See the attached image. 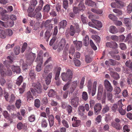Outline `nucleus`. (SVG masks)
Returning <instances> with one entry per match:
<instances>
[{"label":"nucleus","instance_id":"obj_1","mask_svg":"<svg viewBox=\"0 0 132 132\" xmlns=\"http://www.w3.org/2000/svg\"><path fill=\"white\" fill-rule=\"evenodd\" d=\"M73 75L72 72L70 69H67L66 72H62L61 75V77L62 80L64 81H69L63 86V89L65 91L70 86V81L71 80Z\"/></svg>","mask_w":132,"mask_h":132},{"label":"nucleus","instance_id":"obj_2","mask_svg":"<svg viewBox=\"0 0 132 132\" xmlns=\"http://www.w3.org/2000/svg\"><path fill=\"white\" fill-rule=\"evenodd\" d=\"M69 47L68 44L66 43V41L64 38H62L59 42L57 45H53V48L56 50L57 48V51L59 52L62 51L64 48V51L68 50Z\"/></svg>","mask_w":132,"mask_h":132},{"label":"nucleus","instance_id":"obj_3","mask_svg":"<svg viewBox=\"0 0 132 132\" xmlns=\"http://www.w3.org/2000/svg\"><path fill=\"white\" fill-rule=\"evenodd\" d=\"M7 70L5 71V70L4 68V67L2 64L0 63V72L1 76L3 77H4L6 75L11 76L12 74V72L10 68H11V67L9 65H6Z\"/></svg>","mask_w":132,"mask_h":132},{"label":"nucleus","instance_id":"obj_4","mask_svg":"<svg viewBox=\"0 0 132 132\" xmlns=\"http://www.w3.org/2000/svg\"><path fill=\"white\" fill-rule=\"evenodd\" d=\"M31 91L34 94L35 92L37 93L41 94L43 92V89L42 86L40 84H36L33 83L32 84L31 87L30 89Z\"/></svg>","mask_w":132,"mask_h":132},{"label":"nucleus","instance_id":"obj_5","mask_svg":"<svg viewBox=\"0 0 132 132\" xmlns=\"http://www.w3.org/2000/svg\"><path fill=\"white\" fill-rule=\"evenodd\" d=\"M80 30L78 23H75L71 25L70 27L69 33L70 36H73L76 32L78 33L80 32Z\"/></svg>","mask_w":132,"mask_h":132},{"label":"nucleus","instance_id":"obj_6","mask_svg":"<svg viewBox=\"0 0 132 132\" xmlns=\"http://www.w3.org/2000/svg\"><path fill=\"white\" fill-rule=\"evenodd\" d=\"M36 60L38 64L37 65L36 69L37 71L39 72L41 70V66L43 62V57L40 55H38Z\"/></svg>","mask_w":132,"mask_h":132},{"label":"nucleus","instance_id":"obj_7","mask_svg":"<svg viewBox=\"0 0 132 132\" xmlns=\"http://www.w3.org/2000/svg\"><path fill=\"white\" fill-rule=\"evenodd\" d=\"M105 88L107 91L110 92L112 91L113 88L109 81L107 79L105 80L104 82Z\"/></svg>","mask_w":132,"mask_h":132},{"label":"nucleus","instance_id":"obj_8","mask_svg":"<svg viewBox=\"0 0 132 132\" xmlns=\"http://www.w3.org/2000/svg\"><path fill=\"white\" fill-rule=\"evenodd\" d=\"M79 98L76 97L71 99L70 103L71 105L74 108H76L78 105Z\"/></svg>","mask_w":132,"mask_h":132},{"label":"nucleus","instance_id":"obj_9","mask_svg":"<svg viewBox=\"0 0 132 132\" xmlns=\"http://www.w3.org/2000/svg\"><path fill=\"white\" fill-rule=\"evenodd\" d=\"M72 120L73 121L72 124L73 127H77L80 125L81 121L80 120H77L76 117H73L72 118Z\"/></svg>","mask_w":132,"mask_h":132},{"label":"nucleus","instance_id":"obj_10","mask_svg":"<svg viewBox=\"0 0 132 132\" xmlns=\"http://www.w3.org/2000/svg\"><path fill=\"white\" fill-rule=\"evenodd\" d=\"M123 20L125 25L127 28L129 30H131L132 28V24L130 19L128 18H125Z\"/></svg>","mask_w":132,"mask_h":132},{"label":"nucleus","instance_id":"obj_11","mask_svg":"<svg viewBox=\"0 0 132 132\" xmlns=\"http://www.w3.org/2000/svg\"><path fill=\"white\" fill-rule=\"evenodd\" d=\"M77 81H74L71 82L70 81V93H72L74 92L77 87Z\"/></svg>","mask_w":132,"mask_h":132},{"label":"nucleus","instance_id":"obj_12","mask_svg":"<svg viewBox=\"0 0 132 132\" xmlns=\"http://www.w3.org/2000/svg\"><path fill=\"white\" fill-rule=\"evenodd\" d=\"M113 69L111 68H110L109 69L111 71L110 74L111 76L116 80H118L120 78L119 74L116 72L111 71Z\"/></svg>","mask_w":132,"mask_h":132},{"label":"nucleus","instance_id":"obj_13","mask_svg":"<svg viewBox=\"0 0 132 132\" xmlns=\"http://www.w3.org/2000/svg\"><path fill=\"white\" fill-rule=\"evenodd\" d=\"M102 109V105L100 103L96 104L94 107V113L95 114H98Z\"/></svg>","mask_w":132,"mask_h":132},{"label":"nucleus","instance_id":"obj_14","mask_svg":"<svg viewBox=\"0 0 132 132\" xmlns=\"http://www.w3.org/2000/svg\"><path fill=\"white\" fill-rule=\"evenodd\" d=\"M103 87L102 85L101 84H100L98 87V92L97 96V98L98 100H100L101 99L103 92Z\"/></svg>","mask_w":132,"mask_h":132},{"label":"nucleus","instance_id":"obj_15","mask_svg":"<svg viewBox=\"0 0 132 132\" xmlns=\"http://www.w3.org/2000/svg\"><path fill=\"white\" fill-rule=\"evenodd\" d=\"M78 112L79 115L83 116L85 112L84 106L82 105H79L78 108Z\"/></svg>","mask_w":132,"mask_h":132},{"label":"nucleus","instance_id":"obj_16","mask_svg":"<svg viewBox=\"0 0 132 132\" xmlns=\"http://www.w3.org/2000/svg\"><path fill=\"white\" fill-rule=\"evenodd\" d=\"M106 46L113 49H116L118 48V45L115 42H108L106 43Z\"/></svg>","mask_w":132,"mask_h":132},{"label":"nucleus","instance_id":"obj_17","mask_svg":"<svg viewBox=\"0 0 132 132\" xmlns=\"http://www.w3.org/2000/svg\"><path fill=\"white\" fill-rule=\"evenodd\" d=\"M117 61L112 59H110L105 61V63L106 65L109 66L110 65L114 66L116 64Z\"/></svg>","mask_w":132,"mask_h":132},{"label":"nucleus","instance_id":"obj_18","mask_svg":"<svg viewBox=\"0 0 132 132\" xmlns=\"http://www.w3.org/2000/svg\"><path fill=\"white\" fill-rule=\"evenodd\" d=\"M73 43L77 50H79L82 46V42L80 41L75 40L74 41Z\"/></svg>","mask_w":132,"mask_h":132},{"label":"nucleus","instance_id":"obj_19","mask_svg":"<svg viewBox=\"0 0 132 132\" xmlns=\"http://www.w3.org/2000/svg\"><path fill=\"white\" fill-rule=\"evenodd\" d=\"M36 57V55L32 52H30L29 54L27 57V60H29L30 61L32 62L35 60Z\"/></svg>","mask_w":132,"mask_h":132},{"label":"nucleus","instance_id":"obj_20","mask_svg":"<svg viewBox=\"0 0 132 132\" xmlns=\"http://www.w3.org/2000/svg\"><path fill=\"white\" fill-rule=\"evenodd\" d=\"M11 68L13 72H15L17 73H19L21 72V69L19 66L14 65L11 66Z\"/></svg>","mask_w":132,"mask_h":132},{"label":"nucleus","instance_id":"obj_21","mask_svg":"<svg viewBox=\"0 0 132 132\" xmlns=\"http://www.w3.org/2000/svg\"><path fill=\"white\" fill-rule=\"evenodd\" d=\"M48 121L50 127H52L54 123V117L52 114L49 116L48 118Z\"/></svg>","mask_w":132,"mask_h":132},{"label":"nucleus","instance_id":"obj_22","mask_svg":"<svg viewBox=\"0 0 132 132\" xmlns=\"http://www.w3.org/2000/svg\"><path fill=\"white\" fill-rule=\"evenodd\" d=\"M111 126L117 130H120L122 128V127L119 123H116L115 122H112Z\"/></svg>","mask_w":132,"mask_h":132},{"label":"nucleus","instance_id":"obj_23","mask_svg":"<svg viewBox=\"0 0 132 132\" xmlns=\"http://www.w3.org/2000/svg\"><path fill=\"white\" fill-rule=\"evenodd\" d=\"M52 77V72H50L48 75L45 80V82L47 85H48L50 83Z\"/></svg>","mask_w":132,"mask_h":132},{"label":"nucleus","instance_id":"obj_24","mask_svg":"<svg viewBox=\"0 0 132 132\" xmlns=\"http://www.w3.org/2000/svg\"><path fill=\"white\" fill-rule=\"evenodd\" d=\"M53 67L52 65H49L46 66L44 69V72L46 74L48 73L52 69Z\"/></svg>","mask_w":132,"mask_h":132},{"label":"nucleus","instance_id":"obj_25","mask_svg":"<svg viewBox=\"0 0 132 132\" xmlns=\"http://www.w3.org/2000/svg\"><path fill=\"white\" fill-rule=\"evenodd\" d=\"M43 3L44 2L42 0H40L39 5L36 8L35 11H36L40 12L42 9Z\"/></svg>","mask_w":132,"mask_h":132},{"label":"nucleus","instance_id":"obj_26","mask_svg":"<svg viewBox=\"0 0 132 132\" xmlns=\"http://www.w3.org/2000/svg\"><path fill=\"white\" fill-rule=\"evenodd\" d=\"M92 22L95 24V28L96 27V26L99 28H101L102 27L101 22L99 21L95 20H93Z\"/></svg>","mask_w":132,"mask_h":132},{"label":"nucleus","instance_id":"obj_27","mask_svg":"<svg viewBox=\"0 0 132 132\" xmlns=\"http://www.w3.org/2000/svg\"><path fill=\"white\" fill-rule=\"evenodd\" d=\"M109 31L112 34H115L117 32L118 30L115 26H111L110 28Z\"/></svg>","mask_w":132,"mask_h":132},{"label":"nucleus","instance_id":"obj_28","mask_svg":"<svg viewBox=\"0 0 132 132\" xmlns=\"http://www.w3.org/2000/svg\"><path fill=\"white\" fill-rule=\"evenodd\" d=\"M34 18H36L37 19H40L42 17V14L40 12L36 11L34 12Z\"/></svg>","mask_w":132,"mask_h":132},{"label":"nucleus","instance_id":"obj_29","mask_svg":"<svg viewBox=\"0 0 132 132\" xmlns=\"http://www.w3.org/2000/svg\"><path fill=\"white\" fill-rule=\"evenodd\" d=\"M66 109L68 114L71 115V113L73 112L72 108L70 105L68 104L67 105Z\"/></svg>","mask_w":132,"mask_h":132},{"label":"nucleus","instance_id":"obj_30","mask_svg":"<svg viewBox=\"0 0 132 132\" xmlns=\"http://www.w3.org/2000/svg\"><path fill=\"white\" fill-rule=\"evenodd\" d=\"M16 100L15 95L13 94H11L9 102L10 103H12L15 102Z\"/></svg>","mask_w":132,"mask_h":132},{"label":"nucleus","instance_id":"obj_31","mask_svg":"<svg viewBox=\"0 0 132 132\" xmlns=\"http://www.w3.org/2000/svg\"><path fill=\"white\" fill-rule=\"evenodd\" d=\"M26 96L28 101H30L33 98V97L30 91H28L27 93Z\"/></svg>","mask_w":132,"mask_h":132},{"label":"nucleus","instance_id":"obj_32","mask_svg":"<svg viewBox=\"0 0 132 132\" xmlns=\"http://www.w3.org/2000/svg\"><path fill=\"white\" fill-rule=\"evenodd\" d=\"M85 4L89 6L93 7L95 4V2L91 0H86Z\"/></svg>","mask_w":132,"mask_h":132},{"label":"nucleus","instance_id":"obj_33","mask_svg":"<svg viewBox=\"0 0 132 132\" xmlns=\"http://www.w3.org/2000/svg\"><path fill=\"white\" fill-rule=\"evenodd\" d=\"M61 70V68L60 67H58L57 68L55 77V80H57L58 79Z\"/></svg>","mask_w":132,"mask_h":132},{"label":"nucleus","instance_id":"obj_34","mask_svg":"<svg viewBox=\"0 0 132 132\" xmlns=\"http://www.w3.org/2000/svg\"><path fill=\"white\" fill-rule=\"evenodd\" d=\"M89 38L88 36L87 35L83 39V43L84 45L87 46L89 44Z\"/></svg>","mask_w":132,"mask_h":132},{"label":"nucleus","instance_id":"obj_35","mask_svg":"<svg viewBox=\"0 0 132 132\" xmlns=\"http://www.w3.org/2000/svg\"><path fill=\"white\" fill-rule=\"evenodd\" d=\"M29 76L32 79L34 80L35 79L36 75L34 71V70L31 69L30 70L29 73Z\"/></svg>","mask_w":132,"mask_h":132},{"label":"nucleus","instance_id":"obj_36","mask_svg":"<svg viewBox=\"0 0 132 132\" xmlns=\"http://www.w3.org/2000/svg\"><path fill=\"white\" fill-rule=\"evenodd\" d=\"M82 99L85 101H86L88 99V95L87 93L84 91L82 93Z\"/></svg>","mask_w":132,"mask_h":132},{"label":"nucleus","instance_id":"obj_37","mask_svg":"<svg viewBox=\"0 0 132 132\" xmlns=\"http://www.w3.org/2000/svg\"><path fill=\"white\" fill-rule=\"evenodd\" d=\"M6 36L5 30H0V37L2 38H5Z\"/></svg>","mask_w":132,"mask_h":132},{"label":"nucleus","instance_id":"obj_38","mask_svg":"<svg viewBox=\"0 0 132 132\" xmlns=\"http://www.w3.org/2000/svg\"><path fill=\"white\" fill-rule=\"evenodd\" d=\"M92 86V83L91 80H89L88 82V88L89 93H91Z\"/></svg>","mask_w":132,"mask_h":132},{"label":"nucleus","instance_id":"obj_39","mask_svg":"<svg viewBox=\"0 0 132 132\" xmlns=\"http://www.w3.org/2000/svg\"><path fill=\"white\" fill-rule=\"evenodd\" d=\"M45 38L46 39V41L48 42L50 37L49 30L48 29L46 31L45 33Z\"/></svg>","mask_w":132,"mask_h":132},{"label":"nucleus","instance_id":"obj_40","mask_svg":"<svg viewBox=\"0 0 132 132\" xmlns=\"http://www.w3.org/2000/svg\"><path fill=\"white\" fill-rule=\"evenodd\" d=\"M25 124H23L21 122H20L18 123L17 125V127L19 130H21L22 128H24Z\"/></svg>","mask_w":132,"mask_h":132},{"label":"nucleus","instance_id":"obj_41","mask_svg":"<svg viewBox=\"0 0 132 132\" xmlns=\"http://www.w3.org/2000/svg\"><path fill=\"white\" fill-rule=\"evenodd\" d=\"M92 38L94 39L97 43H99L101 40L100 37L97 35L92 36Z\"/></svg>","mask_w":132,"mask_h":132},{"label":"nucleus","instance_id":"obj_42","mask_svg":"<svg viewBox=\"0 0 132 132\" xmlns=\"http://www.w3.org/2000/svg\"><path fill=\"white\" fill-rule=\"evenodd\" d=\"M125 65L130 69H132V61L130 60H127L125 63Z\"/></svg>","mask_w":132,"mask_h":132},{"label":"nucleus","instance_id":"obj_43","mask_svg":"<svg viewBox=\"0 0 132 132\" xmlns=\"http://www.w3.org/2000/svg\"><path fill=\"white\" fill-rule=\"evenodd\" d=\"M115 1L117 3V8H120L123 6V3L122 1L119 0H115Z\"/></svg>","mask_w":132,"mask_h":132},{"label":"nucleus","instance_id":"obj_44","mask_svg":"<svg viewBox=\"0 0 132 132\" xmlns=\"http://www.w3.org/2000/svg\"><path fill=\"white\" fill-rule=\"evenodd\" d=\"M98 16L96 15L95 14H90L89 15L88 18L89 19H91L92 21L93 20H95L96 19L98 18Z\"/></svg>","mask_w":132,"mask_h":132},{"label":"nucleus","instance_id":"obj_45","mask_svg":"<svg viewBox=\"0 0 132 132\" xmlns=\"http://www.w3.org/2000/svg\"><path fill=\"white\" fill-rule=\"evenodd\" d=\"M63 7L65 10H68V3L67 0H63Z\"/></svg>","mask_w":132,"mask_h":132},{"label":"nucleus","instance_id":"obj_46","mask_svg":"<svg viewBox=\"0 0 132 132\" xmlns=\"http://www.w3.org/2000/svg\"><path fill=\"white\" fill-rule=\"evenodd\" d=\"M67 22L65 20L62 21L60 23V25L61 28H64L67 25Z\"/></svg>","mask_w":132,"mask_h":132},{"label":"nucleus","instance_id":"obj_47","mask_svg":"<svg viewBox=\"0 0 132 132\" xmlns=\"http://www.w3.org/2000/svg\"><path fill=\"white\" fill-rule=\"evenodd\" d=\"M6 34V36H11L13 34L12 31L10 29H7L5 30Z\"/></svg>","mask_w":132,"mask_h":132},{"label":"nucleus","instance_id":"obj_48","mask_svg":"<svg viewBox=\"0 0 132 132\" xmlns=\"http://www.w3.org/2000/svg\"><path fill=\"white\" fill-rule=\"evenodd\" d=\"M41 125L42 127L46 128L47 126V123L46 120L44 118L41 121Z\"/></svg>","mask_w":132,"mask_h":132},{"label":"nucleus","instance_id":"obj_49","mask_svg":"<svg viewBox=\"0 0 132 132\" xmlns=\"http://www.w3.org/2000/svg\"><path fill=\"white\" fill-rule=\"evenodd\" d=\"M50 9V5L48 4H46L43 7V9L44 12H48L49 11Z\"/></svg>","mask_w":132,"mask_h":132},{"label":"nucleus","instance_id":"obj_50","mask_svg":"<svg viewBox=\"0 0 132 132\" xmlns=\"http://www.w3.org/2000/svg\"><path fill=\"white\" fill-rule=\"evenodd\" d=\"M14 52L16 55L18 54L20 52V47L18 46L15 47L14 49Z\"/></svg>","mask_w":132,"mask_h":132},{"label":"nucleus","instance_id":"obj_51","mask_svg":"<svg viewBox=\"0 0 132 132\" xmlns=\"http://www.w3.org/2000/svg\"><path fill=\"white\" fill-rule=\"evenodd\" d=\"M21 100H16L15 105L16 106L18 109H19L21 106Z\"/></svg>","mask_w":132,"mask_h":132},{"label":"nucleus","instance_id":"obj_52","mask_svg":"<svg viewBox=\"0 0 132 132\" xmlns=\"http://www.w3.org/2000/svg\"><path fill=\"white\" fill-rule=\"evenodd\" d=\"M110 110L109 107L107 105H105L103 109L102 110V113L103 114L105 113L108 112Z\"/></svg>","mask_w":132,"mask_h":132},{"label":"nucleus","instance_id":"obj_53","mask_svg":"<svg viewBox=\"0 0 132 132\" xmlns=\"http://www.w3.org/2000/svg\"><path fill=\"white\" fill-rule=\"evenodd\" d=\"M34 105L37 108H39L40 105V100L38 99H36L34 102Z\"/></svg>","mask_w":132,"mask_h":132},{"label":"nucleus","instance_id":"obj_54","mask_svg":"<svg viewBox=\"0 0 132 132\" xmlns=\"http://www.w3.org/2000/svg\"><path fill=\"white\" fill-rule=\"evenodd\" d=\"M28 119L30 122H34L36 119L35 116L34 114H31L28 117Z\"/></svg>","mask_w":132,"mask_h":132},{"label":"nucleus","instance_id":"obj_55","mask_svg":"<svg viewBox=\"0 0 132 132\" xmlns=\"http://www.w3.org/2000/svg\"><path fill=\"white\" fill-rule=\"evenodd\" d=\"M125 109H125L124 110L122 108V107H119L118 108L119 112L121 115H124L126 113Z\"/></svg>","mask_w":132,"mask_h":132},{"label":"nucleus","instance_id":"obj_56","mask_svg":"<svg viewBox=\"0 0 132 132\" xmlns=\"http://www.w3.org/2000/svg\"><path fill=\"white\" fill-rule=\"evenodd\" d=\"M55 92L53 90L51 89L50 90L48 93V95L49 97L53 96L55 94Z\"/></svg>","mask_w":132,"mask_h":132},{"label":"nucleus","instance_id":"obj_57","mask_svg":"<svg viewBox=\"0 0 132 132\" xmlns=\"http://www.w3.org/2000/svg\"><path fill=\"white\" fill-rule=\"evenodd\" d=\"M132 11V5L131 3H130L127 7V12L129 14Z\"/></svg>","mask_w":132,"mask_h":132},{"label":"nucleus","instance_id":"obj_58","mask_svg":"<svg viewBox=\"0 0 132 132\" xmlns=\"http://www.w3.org/2000/svg\"><path fill=\"white\" fill-rule=\"evenodd\" d=\"M62 123L63 125L65 127L68 128L69 127V126L68 122L64 119H63L62 121Z\"/></svg>","mask_w":132,"mask_h":132},{"label":"nucleus","instance_id":"obj_59","mask_svg":"<svg viewBox=\"0 0 132 132\" xmlns=\"http://www.w3.org/2000/svg\"><path fill=\"white\" fill-rule=\"evenodd\" d=\"M90 44L91 47L94 50H96L97 48L95 44L93 43L92 40L91 39L90 40Z\"/></svg>","mask_w":132,"mask_h":132},{"label":"nucleus","instance_id":"obj_60","mask_svg":"<svg viewBox=\"0 0 132 132\" xmlns=\"http://www.w3.org/2000/svg\"><path fill=\"white\" fill-rule=\"evenodd\" d=\"M107 95L109 100L111 101V102H113V100H112L113 95L112 93H108L107 94Z\"/></svg>","mask_w":132,"mask_h":132},{"label":"nucleus","instance_id":"obj_61","mask_svg":"<svg viewBox=\"0 0 132 132\" xmlns=\"http://www.w3.org/2000/svg\"><path fill=\"white\" fill-rule=\"evenodd\" d=\"M27 46V43L24 42L21 48V52L22 53H23L25 50Z\"/></svg>","mask_w":132,"mask_h":132},{"label":"nucleus","instance_id":"obj_62","mask_svg":"<svg viewBox=\"0 0 132 132\" xmlns=\"http://www.w3.org/2000/svg\"><path fill=\"white\" fill-rule=\"evenodd\" d=\"M113 11L117 14V15H121L122 14V11L118 9H115L113 10Z\"/></svg>","mask_w":132,"mask_h":132},{"label":"nucleus","instance_id":"obj_63","mask_svg":"<svg viewBox=\"0 0 132 132\" xmlns=\"http://www.w3.org/2000/svg\"><path fill=\"white\" fill-rule=\"evenodd\" d=\"M15 107L14 105H8L7 107V110L11 111L12 110H13L15 109Z\"/></svg>","mask_w":132,"mask_h":132},{"label":"nucleus","instance_id":"obj_64","mask_svg":"<svg viewBox=\"0 0 132 132\" xmlns=\"http://www.w3.org/2000/svg\"><path fill=\"white\" fill-rule=\"evenodd\" d=\"M120 49L122 50H125L127 49L126 44L123 43H121L120 44Z\"/></svg>","mask_w":132,"mask_h":132}]
</instances>
